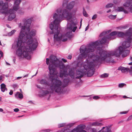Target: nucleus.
Here are the masks:
<instances>
[{"instance_id": "23", "label": "nucleus", "mask_w": 132, "mask_h": 132, "mask_svg": "<svg viewBox=\"0 0 132 132\" xmlns=\"http://www.w3.org/2000/svg\"><path fill=\"white\" fill-rule=\"evenodd\" d=\"M1 91L3 92H5V90L7 91V90L6 85L4 83H2L1 85Z\"/></svg>"}, {"instance_id": "10", "label": "nucleus", "mask_w": 132, "mask_h": 132, "mask_svg": "<svg viewBox=\"0 0 132 132\" xmlns=\"http://www.w3.org/2000/svg\"><path fill=\"white\" fill-rule=\"evenodd\" d=\"M86 50L87 47L85 46L82 45L81 47L80 50L81 54L78 57V59H81L86 57L87 55V54L85 52H86Z\"/></svg>"}, {"instance_id": "4", "label": "nucleus", "mask_w": 132, "mask_h": 132, "mask_svg": "<svg viewBox=\"0 0 132 132\" xmlns=\"http://www.w3.org/2000/svg\"><path fill=\"white\" fill-rule=\"evenodd\" d=\"M22 21L24 23V26H21V29L18 37H19V41H24L23 37L25 36V32L30 31V27L31 23V19H29L26 20L24 19L22 20Z\"/></svg>"}, {"instance_id": "30", "label": "nucleus", "mask_w": 132, "mask_h": 132, "mask_svg": "<svg viewBox=\"0 0 132 132\" xmlns=\"http://www.w3.org/2000/svg\"><path fill=\"white\" fill-rule=\"evenodd\" d=\"M19 37H18V41L17 42V44H15L14 43H13L12 44V49L14 50L16 48H18V49L20 47V46H19L18 47L17 45L18 43V41H19Z\"/></svg>"}, {"instance_id": "7", "label": "nucleus", "mask_w": 132, "mask_h": 132, "mask_svg": "<svg viewBox=\"0 0 132 132\" xmlns=\"http://www.w3.org/2000/svg\"><path fill=\"white\" fill-rule=\"evenodd\" d=\"M8 2L4 3L2 0H0V12L2 14H8L15 13L13 9L8 10Z\"/></svg>"}, {"instance_id": "48", "label": "nucleus", "mask_w": 132, "mask_h": 132, "mask_svg": "<svg viewBox=\"0 0 132 132\" xmlns=\"http://www.w3.org/2000/svg\"><path fill=\"white\" fill-rule=\"evenodd\" d=\"M100 97L98 96H94L93 97V99L97 100L98 99L100 98Z\"/></svg>"}, {"instance_id": "25", "label": "nucleus", "mask_w": 132, "mask_h": 132, "mask_svg": "<svg viewBox=\"0 0 132 132\" xmlns=\"http://www.w3.org/2000/svg\"><path fill=\"white\" fill-rule=\"evenodd\" d=\"M131 3L130 0H127L123 4V6L125 7H129L131 5Z\"/></svg>"}, {"instance_id": "52", "label": "nucleus", "mask_w": 132, "mask_h": 132, "mask_svg": "<svg viewBox=\"0 0 132 132\" xmlns=\"http://www.w3.org/2000/svg\"><path fill=\"white\" fill-rule=\"evenodd\" d=\"M64 76V74L63 72H61L60 73V77H62Z\"/></svg>"}, {"instance_id": "59", "label": "nucleus", "mask_w": 132, "mask_h": 132, "mask_svg": "<svg viewBox=\"0 0 132 132\" xmlns=\"http://www.w3.org/2000/svg\"><path fill=\"white\" fill-rule=\"evenodd\" d=\"M0 54L1 55V56L2 57H3V53L1 50H0Z\"/></svg>"}, {"instance_id": "46", "label": "nucleus", "mask_w": 132, "mask_h": 132, "mask_svg": "<svg viewBox=\"0 0 132 132\" xmlns=\"http://www.w3.org/2000/svg\"><path fill=\"white\" fill-rule=\"evenodd\" d=\"M63 72L64 74V76H68L69 75V73H68L67 70H64Z\"/></svg>"}, {"instance_id": "45", "label": "nucleus", "mask_w": 132, "mask_h": 132, "mask_svg": "<svg viewBox=\"0 0 132 132\" xmlns=\"http://www.w3.org/2000/svg\"><path fill=\"white\" fill-rule=\"evenodd\" d=\"M128 10L129 12L132 13V4H131L129 7L128 8Z\"/></svg>"}, {"instance_id": "5", "label": "nucleus", "mask_w": 132, "mask_h": 132, "mask_svg": "<svg viewBox=\"0 0 132 132\" xmlns=\"http://www.w3.org/2000/svg\"><path fill=\"white\" fill-rule=\"evenodd\" d=\"M128 47H124L123 45V43L122 44V46H120L118 47V48L114 51H111L109 52H113V54H111L110 56L108 57V59L110 58H112L111 57L112 56H115L116 57H119L121 54H122V56L123 57H125L129 54L130 51L129 50H126L125 49Z\"/></svg>"}, {"instance_id": "24", "label": "nucleus", "mask_w": 132, "mask_h": 132, "mask_svg": "<svg viewBox=\"0 0 132 132\" xmlns=\"http://www.w3.org/2000/svg\"><path fill=\"white\" fill-rule=\"evenodd\" d=\"M15 96L16 98H19L20 99H22L23 97V95L21 93H20L19 92H17L15 95Z\"/></svg>"}, {"instance_id": "51", "label": "nucleus", "mask_w": 132, "mask_h": 132, "mask_svg": "<svg viewBox=\"0 0 132 132\" xmlns=\"http://www.w3.org/2000/svg\"><path fill=\"white\" fill-rule=\"evenodd\" d=\"M18 13L20 14H23L24 13V12L21 10H19L18 11Z\"/></svg>"}, {"instance_id": "37", "label": "nucleus", "mask_w": 132, "mask_h": 132, "mask_svg": "<svg viewBox=\"0 0 132 132\" xmlns=\"http://www.w3.org/2000/svg\"><path fill=\"white\" fill-rule=\"evenodd\" d=\"M19 8V5H14L13 9L14 11H16Z\"/></svg>"}, {"instance_id": "56", "label": "nucleus", "mask_w": 132, "mask_h": 132, "mask_svg": "<svg viewBox=\"0 0 132 132\" xmlns=\"http://www.w3.org/2000/svg\"><path fill=\"white\" fill-rule=\"evenodd\" d=\"M50 130L49 129L43 130L40 131V132H49Z\"/></svg>"}, {"instance_id": "53", "label": "nucleus", "mask_w": 132, "mask_h": 132, "mask_svg": "<svg viewBox=\"0 0 132 132\" xmlns=\"http://www.w3.org/2000/svg\"><path fill=\"white\" fill-rule=\"evenodd\" d=\"M97 17V15L96 14H95L93 15L92 18V20H94Z\"/></svg>"}, {"instance_id": "13", "label": "nucleus", "mask_w": 132, "mask_h": 132, "mask_svg": "<svg viewBox=\"0 0 132 132\" xmlns=\"http://www.w3.org/2000/svg\"><path fill=\"white\" fill-rule=\"evenodd\" d=\"M76 72L78 76L75 77L76 78L80 79L83 76L84 73L83 70L80 68L77 69Z\"/></svg>"}, {"instance_id": "15", "label": "nucleus", "mask_w": 132, "mask_h": 132, "mask_svg": "<svg viewBox=\"0 0 132 132\" xmlns=\"http://www.w3.org/2000/svg\"><path fill=\"white\" fill-rule=\"evenodd\" d=\"M75 69L73 68H70L68 70L69 75L72 79L75 78Z\"/></svg>"}, {"instance_id": "50", "label": "nucleus", "mask_w": 132, "mask_h": 132, "mask_svg": "<svg viewBox=\"0 0 132 132\" xmlns=\"http://www.w3.org/2000/svg\"><path fill=\"white\" fill-rule=\"evenodd\" d=\"M107 33L106 32H103L101 33L100 35V37H102L105 35Z\"/></svg>"}, {"instance_id": "6", "label": "nucleus", "mask_w": 132, "mask_h": 132, "mask_svg": "<svg viewBox=\"0 0 132 132\" xmlns=\"http://www.w3.org/2000/svg\"><path fill=\"white\" fill-rule=\"evenodd\" d=\"M26 41V40H24V41H18L17 46L18 47L20 46V47L17 49L16 51V54L18 56L21 57L22 55L24 57H26L28 55V52H30V51L26 50L27 46H24L22 45V43L25 42Z\"/></svg>"}, {"instance_id": "31", "label": "nucleus", "mask_w": 132, "mask_h": 132, "mask_svg": "<svg viewBox=\"0 0 132 132\" xmlns=\"http://www.w3.org/2000/svg\"><path fill=\"white\" fill-rule=\"evenodd\" d=\"M117 35L119 37H123L126 35V33L125 34L121 32H117Z\"/></svg>"}, {"instance_id": "17", "label": "nucleus", "mask_w": 132, "mask_h": 132, "mask_svg": "<svg viewBox=\"0 0 132 132\" xmlns=\"http://www.w3.org/2000/svg\"><path fill=\"white\" fill-rule=\"evenodd\" d=\"M118 70H120L122 73H125L126 72L127 73L128 72L129 70V68H127L125 67L122 66H120L119 67Z\"/></svg>"}, {"instance_id": "22", "label": "nucleus", "mask_w": 132, "mask_h": 132, "mask_svg": "<svg viewBox=\"0 0 132 132\" xmlns=\"http://www.w3.org/2000/svg\"><path fill=\"white\" fill-rule=\"evenodd\" d=\"M116 10L118 12H123L124 13L127 14L128 13V12L125 10L123 7H118Z\"/></svg>"}, {"instance_id": "8", "label": "nucleus", "mask_w": 132, "mask_h": 132, "mask_svg": "<svg viewBox=\"0 0 132 132\" xmlns=\"http://www.w3.org/2000/svg\"><path fill=\"white\" fill-rule=\"evenodd\" d=\"M102 43L101 40H97L94 42H92L87 47L86 53L93 52L95 49L97 50L98 47H101Z\"/></svg>"}, {"instance_id": "19", "label": "nucleus", "mask_w": 132, "mask_h": 132, "mask_svg": "<svg viewBox=\"0 0 132 132\" xmlns=\"http://www.w3.org/2000/svg\"><path fill=\"white\" fill-rule=\"evenodd\" d=\"M40 93V94L39 95V96L41 97L45 96L47 94H49V92L46 90H41Z\"/></svg>"}, {"instance_id": "3", "label": "nucleus", "mask_w": 132, "mask_h": 132, "mask_svg": "<svg viewBox=\"0 0 132 132\" xmlns=\"http://www.w3.org/2000/svg\"><path fill=\"white\" fill-rule=\"evenodd\" d=\"M65 66L61 61H59L56 56L50 55V81L53 87V91L57 93H60L61 90L62 82L55 77L57 76L58 72L56 68L59 67L60 69L64 68Z\"/></svg>"}, {"instance_id": "62", "label": "nucleus", "mask_w": 132, "mask_h": 132, "mask_svg": "<svg viewBox=\"0 0 132 132\" xmlns=\"http://www.w3.org/2000/svg\"><path fill=\"white\" fill-rule=\"evenodd\" d=\"M13 92L12 90H10V92L9 93V94L10 95H12L13 94Z\"/></svg>"}, {"instance_id": "29", "label": "nucleus", "mask_w": 132, "mask_h": 132, "mask_svg": "<svg viewBox=\"0 0 132 132\" xmlns=\"http://www.w3.org/2000/svg\"><path fill=\"white\" fill-rule=\"evenodd\" d=\"M113 124H111L110 126H106L105 128V132H111V131L110 129L111 126L113 125Z\"/></svg>"}, {"instance_id": "14", "label": "nucleus", "mask_w": 132, "mask_h": 132, "mask_svg": "<svg viewBox=\"0 0 132 132\" xmlns=\"http://www.w3.org/2000/svg\"><path fill=\"white\" fill-rule=\"evenodd\" d=\"M37 46V45L36 43H33L31 45H30V46H27L26 50L30 51H34L36 49Z\"/></svg>"}, {"instance_id": "20", "label": "nucleus", "mask_w": 132, "mask_h": 132, "mask_svg": "<svg viewBox=\"0 0 132 132\" xmlns=\"http://www.w3.org/2000/svg\"><path fill=\"white\" fill-rule=\"evenodd\" d=\"M49 79H50L49 80H48ZM46 80H47V79H41L40 81V84H44L46 85H48V86H50V83L47 82Z\"/></svg>"}, {"instance_id": "57", "label": "nucleus", "mask_w": 132, "mask_h": 132, "mask_svg": "<svg viewBox=\"0 0 132 132\" xmlns=\"http://www.w3.org/2000/svg\"><path fill=\"white\" fill-rule=\"evenodd\" d=\"M92 132H97L96 129L94 128H92Z\"/></svg>"}, {"instance_id": "42", "label": "nucleus", "mask_w": 132, "mask_h": 132, "mask_svg": "<svg viewBox=\"0 0 132 132\" xmlns=\"http://www.w3.org/2000/svg\"><path fill=\"white\" fill-rule=\"evenodd\" d=\"M113 4L111 3H108L105 6L106 8H109V7H111L113 6Z\"/></svg>"}, {"instance_id": "64", "label": "nucleus", "mask_w": 132, "mask_h": 132, "mask_svg": "<svg viewBox=\"0 0 132 132\" xmlns=\"http://www.w3.org/2000/svg\"><path fill=\"white\" fill-rule=\"evenodd\" d=\"M128 72H129L130 75L132 76V70H130L129 69Z\"/></svg>"}, {"instance_id": "11", "label": "nucleus", "mask_w": 132, "mask_h": 132, "mask_svg": "<svg viewBox=\"0 0 132 132\" xmlns=\"http://www.w3.org/2000/svg\"><path fill=\"white\" fill-rule=\"evenodd\" d=\"M25 34L26 35V39H25L24 40H27V39H31L32 36H34L35 35V30L34 29L31 30L30 31H27L25 32Z\"/></svg>"}, {"instance_id": "34", "label": "nucleus", "mask_w": 132, "mask_h": 132, "mask_svg": "<svg viewBox=\"0 0 132 132\" xmlns=\"http://www.w3.org/2000/svg\"><path fill=\"white\" fill-rule=\"evenodd\" d=\"M74 124H59L58 127H64L66 126H72Z\"/></svg>"}, {"instance_id": "28", "label": "nucleus", "mask_w": 132, "mask_h": 132, "mask_svg": "<svg viewBox=\"0 0 132 132\" xmlns=\"http://www.w3.org/2000/svg\"><path fill=\"white\" fill-rule=\"evenodd\" d=\"M77 127L78 130H83L85 128L86 126L84 124H79Z\"/></svg>"}, {"instance_id": "40", "label": "nucleus", "mask_w": 132, "mask_h": 132, "mask_svg": "<svg viewBox=\"0 0 132 132\" xmlns=\"http://www.w3.org/2000/svg\"><path fill=\"white\" fill-rule=\"evenodd\" d=\"M116 15H110L109 16V18L111 19H114L116 18Z\"/></svg>"}, {"instance_id": "21", "label": "nucleus", "mask_w": 132, "mask_h": 132, "mask_svg": "<svg viewBox=\"0 0 132 132\" xmlns=\"http://www.w3.org/2000/svg\"><path fill=\"white\" fill-rule=\"evenodd\" d=\"M75 4V1H72L70 2L67 6V9L69 10L73 8Z\"/></svg>"}, {"instance_id": "12", "label": "nucleus", "mask_w": 132, "mask_h": 132, "mask_svg": "<svg viewBox=\"0 0 132 132\" xmlns=\"http://www.w3.org/2000/svg\"><path fill=\"white\" fill-rule=\"evenodd\" d=\"M132 39V35L128 37L127 41H124L123 42V46L125 47H129L130 46L131 41Z\"/></svg>"}, {"instance_id": "26", "label": "nucleus", "mask_w": 132, "mask_h": 132, "mask_svg": "<svg viewBox=\"0 0 132 132\" xmlns=\"http://www.w3.org/2000/svg\"><path fill=\"white\" fill-rule=\"evenodd\" d=\"M15 13L9 14L8 17V20L10 21L12 20L15 17Z\"/></svg>"}, {"instance_id": "1", "label": "nucleus", "mask_w": 132, "mask_h": 132, "mask_svg": "<svg viewBox=\"0 0 132 132\" xmlns=\"http://www.w3.org/2000/svg\"><path fill=\"white\" fill-rule=\"evenodd\" d=\"M58 14L55 13L53 16L54 19L53 24L50 23V29L51 31H50V34H54V40L55 41H61L66 35H67L68 33L65 35L60 33V31L59 30V23L62 21L63 18H67L68 21H69L72 18V13L70 10L68 9H63L60 11V14L58 13L59 11L56 10Z\"/></svg>"}, {"instance_id": "41", "label": "nucleus", "mask_w": 132, "mask_h": 132, "mask_svg": "<svg viewBox=\"0 0 132 132\" xmlns=\"http://www.w3.org/2000/svg\"><path fill=\"white\" fill-rule=\"evenodd\" d=\"M83 14L84 16L86 17H88V14L86 13V12L85 11V9L84 8V7L83 8Z\"/></svg>"}, {"instance_id": "47", "label": "nucleus", "mask_w": 132, "mask_h": 132, "mask_svg": "<svg viewBox=\"0 0 132 132\" xmlns=\"http://www.w3.org/2000/svg\"><path fill=\"white\" fill-rule=\"evenodd\" d=\"M12 86L14 88V89H15L16 88H18V85L17 84H13L12 85Z\"/></svg>"}, {"instance_id": "18", "label": "nucleus", "mask_w": 132, "mask_h": 132, "mask_svg": "<svg viewBox=\"0 0 132 132\" xmlns=\"http://www.w3.org/2000/svg\"><path fill=\"white\" fill-rule=\"evenodd\" d=\"M90 69L87 72V76L88 77L92 76L94 74L95 72V69H94V68L90 69Z\"/></svg>"}, {"instance_id": "49", "label": "nucleus", "mask_w": 132, "mask_h": 132, "mask_svg": "<svg viewBox=\"0 0 132 132\" xmlns=\"http://www.w3.org/2000/svg\"><path fill=\"white\" fill-rule=\"evenodd\" d=\"M69 21H71V23L72 25L76 26V25L77 24L76 23L72 21V19H71Z\"/></svg>"}, {"instance_id": "60", "label": "nucleus", "mask_w": 132, "mask_h": 132, "mask_svg": "<svg viewBox=\"0 0 132 132\" xmlns=\"http://www.w3.org/2000/svg\"><path fill=\"white\" fill-rule=\"evenodd\" d=\"M77 28V27H74L73 28L72 30V31H73V32H75V31L76 30Z\"/></svg>"}, {"instance_id": "36", "label": "nucleus", "mask_w": 132, "mask_h": 132, "mask_svg": "<svg viewBox=\"0 0 132 132\" xmlns=\"http://www.w3.org/2000/svg\"><path fill=\"white\" fill-rule=\"evenodd\" d=\"M16 31V30L14 29L11 32L8 33V35L10 36H11L14 34Z\"/></svg>"}, {"instance_id": "55", "label": "nucleus", "mask_w": 132, "mask_h": 132, "mask_svg": "<svg viewBox=\"0 0 132 132\" xmlns=\"http://www.w3.org/2000/svg\"><path fill=\"white\" fill-rule=\"evenodd\" d=\"M128 112V111H124L120 112V114H126Z\"/></svg>"}, {"instance_id": "43", "label": "nucleus", "mask_w": 132, "mask_h": 132, "mask_svg": "<svg viewBox=\"0 0 132 132\" xmlns=\"http://www.w3.org/2000/svg\"><path fill=\"white\" fill-rule=\"evenodd\" d=\"M67 128L66 127H63V128L61 130H59L57 132H64L66 130Z\"/></svg>"}, {"instance_id": "9", "label": "nucleus", "mask_w": 132, "mask_h": 132, "mask_svg": "<svg viewBox=\"0 0 132 132\" xmlns=\"http://www.w3.org/2000/svg\"><path fill=\"white\" fill-rule=\"evenodd\" d=\"M117 32L114 31L111 32L109 35L104 36L101 40L102 43L103 44L105 43L109 40L112 39L111 37L117 35Z\"/></svg>"}, {"instance_id": "16", "label": "nucleus", "mask_w": 132, "mask_h": 132, "mask_svg": "<svg viewBox=\"0 0 132 132\" xmlns=\"http://www.w3.org/2000/svg\"><path fill=\"white\" fill-rule=\"evenodd\" d=\"M46 63L47 65H48V70L50 71V57L46 59ZM44 76L45 79L47 80H49L50 79V72H48V75L46 74H44Z\"/></svg>"}, {"instance_id": "58", "label": "nucleus", "mask_w": 132, "mask_h": 132, "mask_svg": "<svg viewBox=\"0 0 132 132\" xmlns=\"http://www.w3.org/2000/svg\"><path fill=\"white\" fill-rule=\"evenodd\" d=\"M36 86L37 87V88L39 89H40L41 90L43 88L42 87H40V86L38 85H36Z\"/></svg>"}, {"instance_id": "63", "label": "nucleus", "mask_w": 132, "mask_h": 132, "mask_svg": "<svg viewBox=\"0 0 132 132\" xmlns=\"http://www.w3.org/2000/svg\"><path fill=\"white\" fill-rule=\"evenodd\" d=\"M19 110V109L18 108H15L14 109V111L15 112H18Z\"/></svg>"}, {"instance_id": "38", "label": "nucleus", "mask_w": 132, "mask_h": 132, "mask_svg": "<svg viewBox=\"0 0 132 132\" xmlns=\"http://www.w3.org/2000/svg\"><path fill=\"white\" fill-rule=\"evenodd\" d=\"M102 121V120L101 119H99L97 120V121L94 122L92 123H89V124H102L100 122H101Z\"/></svg>"}, {"instance_id": "44", "label": "nucleus", "mask_w": 132, "mask_h": 132, "mask_svg": "<svg viewBox=\"0 0 132 132\" xmlns=\"http://www.w3.org/2000/svg\"><path fill=\"white\" fill-rule=\"evenodd\" d=\"M126 85V84L125 83H121L119 84L118 87L119 88H122Z\"/></svg>"}, {"instance_id": "33", "label": "nucleus", "mask_w": 132, "mask_h": 132, "mask_svg": "<svg viewBox=\"0 0 132 132\" xmlns=\"http://www.w3.org/2000/svg\"><path fill=\"white\" fill-rule=\"evenodd\" d=\"M27 42V44L28 45V46H30V45H31L33 42V40L32 39H28Z\"/></svg>"}, {"instance_id": "27", "label": "nucleus", "mask_w": 132, "mask_h": 132, "mask_svg": "<svg viewBox=\"0 0 132 132\" xmlns=\"http://www.w3.org/2000/svg\"><path fill=\"white\" fill-rule=\"evenodd\" d=\"M132 33V28H130L126 33V36L129 37L131 36Z\"/></svg>"}, {"instance_id": "32", "label": "nucleus", "mask_w": 132, "mask_h": 132, "mask_svg": "<svg viewBox=\"0 0 132 132\" xmlns=\"http://www.w3.org/2000/svg\"><path fill=\"white\" fill-rule=\"evenodd\" d=\"M117 97L118 96L116 94H114L111 96L108 95L106 96L105 98L107 99H109L110 98H112Z\"/></svg>"}, {"instance_id": "54", "label": "nucleus", "mask_w": 132, "mask_h": 132, "mask_svg": "<svg viewBox=\"0 0 132 132\" xmlns=\"http://www.w3.org/2000/svg\"><path fill=\"white\" fill-rule=\"evenodd\" d=\"M68 2L67 1H66L65 2L64 1H63V6H64L65 5H66L67 4Z\"/></svg>"}, {"instance_id": "2", "label": "nucleus", "mask_w": 132, "mask_h": 132, "mask_svg": "<svg viewBox=\"0 0 132 132\" xmlns=\"http://www.w3.org/2000/svg\"><path fill=\"white\" fill-rule=\"evenodd\" d=\"M101 47H98L96 51V55L93 53H89L88 55V59L87 60L88 62V68L90 69L94 68L95 66L98 64H101L103 62L114 63L115 61L113 58L108 59V57L111 54H113V52H107L104 51Z\"/></svg>"}, {"instance_id": "39", "label": "nucleus", "mask_w": 132, "mask_h": 132, "mask_svg": "<svg viewBox=\"0 0 132 132\" xmlns=\"http://www.w3.org/2000/svg\"><path fill=\"white\" fill-rule=\"evenodd\" d=\"M21 1V0H15L14 2V5H19Z\"/></svg>"}, {"instance_id": "35", "label": "nucleus", "mask_w": 132, "mask_h": 132, "mask_svg": "<svg viewBox=\"0 0 132 132\" xmlns=\"http://www.w3.org/2000/svg\"><path fill=\"white\" fill-rule=\"evenodd\" d=\"M109 74L107 73H104L100 75V77L102 78H106L108 77Z\"/></svg>"}, {"instance_id": "61", "label": "nucleus", "mask_w": 132, "mask_h": 132, "mask_svg": "<svg viewBox=\"0 0 132 132\" xmlns=\"http://www.w3.org/2000/svg\"><path fill=\"white\" fill-rule=\"evenodd\" d=\"M132 119V115L130 116L127 119L128 120H129Z\"/></svg>"}]
</instances>
